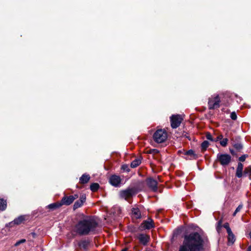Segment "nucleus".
I'll return each instance as SVG.
<instances>
[{
  "label": "nucleus",
  "instance_id": "nucleus-1",
  "mask_svg": "<svg viewBox=\"0 0 251 251\" xmlns=\"http://www.w3.org/2000/svg\"><path fill=\"white\" fill-rule=\"evenodd\" d=\"M208 245L207 237L194 232L184 236L178 251H203Z\"/></svg>",
  "mask_w": 251,
  "mask_h": 251
},
{
  "label": "nucleus",
  "instance_id": "nucleus-2",
  "mask_svg": "<svg viewBox=\"0 0 251 251\" xmlns=\"http://www.w3.org/2000/svg\"><path fill=\"white\" fill-rule=\"evenodd\" d=\"M98 226L95 219L87 217L79 221L75 226L74 231L79 235H86L93 232Z\"/></svg>",
  "mask_w": 251,
  "mask_h": 251
},
{
  "label": "nucleus",
  "instance_id": "nucleus-3",
  "mask_svg": "<svg viewBox=\"0 0 251 251\" xmlns=\"http://www.w3.org/2000/svg\"><path fill=\"white\" fill-rule=\"evenodd\" d=\"M217 159L223 166H227L231 160V156L228 154L218 153Z\"/></svg>",
  "mask_w": 251,
  "mask_h": 251
},
{
  "label": "nucleus",
  "instance_id": "nucleus-4",
  "mask_svg": "<svg viewBox=\"0 0 251 251\" xmlns=\"http://www.w3.org/2000/svg\"><path fill=\"white\" fill-rule=\"evenodd\" d=\"M183 120V118L180 115H173L170 117L171 126L173 128L178 127Z\"/></svg>",
  "mask_w": 251,
  "mask_h": 251
},
{
  "label": "nucleus",
  "instance_id": "nucleus-5",
  "mask_svg": "<svg viewBox=\"0 0 251 251\" xmlns=\"http://www.w3.org/2000/svg\"><path fill=\"white\" fill-rule=\"evenodd\" d=\"M136 194L135 189L133 188H128L126 190L121 191L120 196L121 198L126 200Z\"/></svg>",
  "mask_w": 251,
  "mask_h": 251
},
{
  "label": "nucleus",
  "instance_id": "nucleus-6",
  "mask_svg": "<svg viewBox=\"0 0 251 251\" xmlns=\"http://www.w3.org/2000/svg\"><path fill=\"white\" fill-rule=\"evenodd\" d=\"M220 100L218 96L212 97L208 101V106L210 109H215L219 107Z\"/></svg>",
  "mask_w": 251,
  "mask_h": 251
},
{
  "label": "nucleus",
  "instance_id": "nucleus-7",
  "mask_svg": "<svg viewBox=\"0 0 251 251\" xmlns=\"http://www.w3.org/2000/svg\"><path fill=\"white\" fill-rule=\"evenodd\" d=\"M168 138V133L164 129H158V144L165 143Z\"/></svg>",
  "mask_w": 251,
  "mask_h": 251
},
{
  "label": "nucleus",
  "instance_id": "nucleus-8",
  "mask_svg": "<svg viewBox=\"0 0 251 251\" xmlns=\"http://www.w3.org/2000/svg\"><path fill=\"white\" fill-rule=\"evenodd\" d=\"M78 198V196L77 194L74 195L70 196L69 197H64L61 201L62 205H69L74 201L75 200Z\"/></svg>",
  "mask_w": 251,
  "mask_h": 251
},
{
  "label": "nucleus",
  "instance_id": "nucleus-9",
  "mask_svg": "<svg viewBox=\"0 0 251 251\" xmlns=\"http://www.w3.org/2000/svg\"><path fill=\"white\" fill-rule=\"evenodd\" d=\"M153 226L152 220L151 219H148L142 223L140 228L141 230L147 229H149L152 228Z\"/></svg>",
  "mask_w": 251,
  "mask_h": 251
},
{
  "label": "nucleus",
  "instance_id": "nucleus-10",
  "mask_svg": "<svg viewBox=\"0 0 251 251\" xmlns=\"http://www.w3.org/2000/svg\"><path fill=\"white\" fill-rule=\"evenodd\" d=\"M121 179L120 176L116 175L111 176L109 178L110 183L114 186L117 187L121 183Z\"/></svg>",
  "mask_w": 251,
  "mask_h": 251
},
{
  "label": "nucleus",
  "instance_id": "nucleus-11",
  "mask_svg": "<svg viewBox=\"0 0 251 251\" xmlns=\"http://www.w3.org/2000/svg\"><path fill=\"white\" fill-rule=\"evenodd\" d=\"M148 186L153 191H157V181L151 177L148 178L147 179Z\"/></svg>",
  "mask_w": 251,
  "mask_h": 251
},
{
  "label": "nucleus",
  "instance_id": "nucleus-12",
  "mask_svg": "<svg viewBox=\"0 0 251 251\" xmlns=\"http://www.w3.org/2000/svg\"><path fill=\"white\" fill-rule=\"evenodd\" d=\"M85 196L84 195L81 196L80 199L75 202L74 205V209L75 210L81 207L83 203L85 202Z\"/></svg>",
  "mask_w": 251,
  "mask_h": 251
},
{
  "label": "nucleus",
  "instance_id": "nucleus-13",
  "mask_svg": "<svg viewBox=\"0 0 251 251\" xmlns=\"http://www.w3.org/2000/svg\"><path fill=\"white\" fill-rule=\"evenodd\" d=\"M140 242L143 245H146L149 241V237L144 234H140L138 236Z\"/></svg>",
  "mask_w": 251,
  "mask_h": 251
},
{
  "label": "nucleus",
  "instance_id": "nucleus-14",
  "mask_svg": "<svg viewBox=\"0 0 251 251\" xmlns=\"http://www.w3.org/2000/svg\"><path fill=\"white\" fill-rule=\"evenodd\" d=\"M25 220V216L22 215L15 219L12 222L9 223V225L15 224L20 225Z\"/></svg>",
  "mask_w": 251,
  "mask_h": 251
},
{
  "label": "nucleus",
  "instance_id": "nucleus-15",
  "mask_svg": "<svg viewBox=\"0 0 251 251\" xmlns=\"http://www.w3.org/2000/svg\"><path fill=\"white\" fill-rule=\"evenodd\" d=\"M90 179V176L84 174L79 178V182L81 184H85L87 183L89 181Z\"/></svg>",
  "mask_w": 251,
  "mask_h": 251
},
{
  "label": "nucleus",
  "instance_id": "nucleus-16",
  "mask_svg": "<svg viewBox=\"0 0 251 251\" xmlns=\"http://www.w3.org/2000/svg\"><path fill=\"white\" fill-rule=\"evenodd\" d=\"M132 216L136 218H140L141 216V212L139 209L137 208H133L132 209Z\"/></svg>",
  "mask_w": 251,
  "mask_h": 251
},
{
  "label": "nucleus",
  "instance_id": "nucleus-17",
  "mask_svg": "<svg viewBox=\"0 0 251 251\" xmlns=\"http://www.w3.org/2000/svg\"><path fill=\"white\" fill-rule=\"evenodd\" d=\"M90 245V242L88 240H83L81 241L79 243V246L80 248H82L84 250H86Z\"/></svg>",
  "mask_w": 251,
  "mask_h": 251
},
{
  "label": "nucleus",
  "instance_id": "nucleus-18",
  "mask_svg": "<svg viewBox=\"0 0 251 251\" xmlns=\"http://www.w3.org/2000/svg\"><path fill=\"white\" fill-rule=\"evenodd\" d=\"M141 163V160L140 158L135 159L131 163L130 166L131 168H134L139 166Z\"/></svg>",
  "mask_w": 251,
  "mask_h": 251
},
{
  "label": "nucleus",
  "instance_id": "nucleus-19",
  "mask_svg": "<svg viewBox=\"0 0 251 251\" xmlns=\"http://www.w3.org/2000/svg\"><path fill=\"white\" fill-rule=\"evenodd\" d=\"M227 233L228 242L230 243L231 244H233L235 241V238L234 234H233L232 231H231L230 232H228Z\"/></svg>",
  "mask_w": 251,
  "mask_h": 251
},
{
  "label": "nucleus",
  "instance_id": "nucleus-20",
  "mask_svg": "<svg viewBox=\"0 0 251 251\" xmlns=\"http://www.w3.org/2000/svg\"><path fill=\"white\" fill-rule=\"evenodd\" d=\"M61 206H62V204L61 202H56L48 205V207L50 209H55L60 207Z\"/></svg>",
  "mask_w": 251,
  "mask_h": 251
},
{
  "label": "nucleus",
  "instance_id": "nucleus-21",
  "mask_svg": "<svg viewBox=\"0 0 251 251\" xmlns=\"http://www.w3.org/2000/svg\"><path fill=\"white\" fill-rule=\"evenodd\" d=\"M146 152L147 153H149L150 154V155H151V156L150 155L149 156V158H150L151 157H152V158H155V155L157 154V150L156 149H149L148 150H147L146 151Z\"/></svg>",
  "mask_w": 251,
  "mask_h": 251
},
{
  "label": "nucleus",
  "instance_id": "nucleus-22",
  "mask_svg": "<svg viewBox=\"0 0 251 251\" xmlns=\"http://www.w3.org/2000/svg\"><path fill=\"white\" fill-rule=\"evenodd\" d=\"M6 201L3 199H0V210H4L6 208Z\"/></svg>",
  "mask_w": 251,
  "mask_h": 251
},
{
  "label": "nucleus",
  "instance_id": "nucleus-23",
  "mask_svg": "<svg viewBox=\"0 0 251 251\" xmlns=\"http://www.w3.org/2000/svg\"><path fill=\"white\" fill-rule=\"evenodd\" d=\"M99 185L97 183H93L90 185V189L93 192H95L98 190Z\"/></svg>",
  "mask_w": 251,
  "mask_h": 251
},
{
  "label": "nucleus",
  "instance_id": "nucleus-24",
  "mask_svg": "<svg viewBox=\"0 0 251 251\" xmlns=\"http://www.w3.org/2000/svg\"><path fill=\"white\" fill-rule=\"evenodd\" d=\"M209 142L207 141H203L201 145V149L203 150V151H205L207 148H208V147L209 146Z\"/></svg>",
  "mask_w": 251,
  "mask_h": 251
},
{
  "label": "nucleus",
  "instance_id": "nucleus-25",
  "mask_svg": "<svg viewBox=\"0 0 251 251\" xmlns=\"http://www.w3.org/2000/svg\"><path fill=\"white\" fill-rule=\"evenodd\" d=\"M228 139L227 138H224L220 141V144L223 147H226L227 144Z\"/></svg>",
  "mask_w": 251,
  "mask_h": 251
},
{
  "label": "nucleus",
  "instance_id": "nucleus-26",
  "mask_svg": "<svg viewBox=\"0 0 251 251\" xmlns=\"http://www.w3.org/2000/svg\"><path fill=\"white\" fill-rule=\"evenodd\" d=\"M26 242V240L25 239H22L17 242H16V243L14 244V246L15 247H17L19 246L21 244L24 243Z\"/></svg>",
  "mask_w": 251,
  "mask_h": 251
},
{
  "label": "nucleus",
  "instance_id": "nucleus-27",
  "mask_svg": "<svg viewBox=\"0 0 251 251\" xmlns=\"http://www.w3.org/2000/svg\"><path fill=\"white\" fill-rule=\"evenodd\" d=\"M234 147L238 150H240L243 148V146L240 143H236L234 145Z\"/></svg>",
  "mask_w": 251,
  "mask_h": 251
},
{
  "label": "nucleus",
  "instance_id": "nucleus-28",
  "mask_svg": "<svg viewBox=\"0 0 251 251\" xmlns=\"http://www.w3.org/2000/svg\"><path fill=\"white\" fill-rule=\"evenodd\" d=\"M243 205L242 204H240L236 209L235 212H234L233 215L234 216L236 214V213L239 212L241 209L242 208Z\"/></svg>",
  "mask_w": 251,
  "mask_h": 251
},
{
  "label": "nucleus",
  "instance_id": "nucleus-29",
  "mask_svg": "<svg viewBox=\"0 0 251 251\" xmlns=\"http://www.w3.org/2000/svg\"><path fill=\"white\" fill-rule=\"evenodd\" d=\"M223 226L227 230V232H230L231 230L229 226V224L228 223H225L224 225H223Z\"/></svg>",
  "mask_w": 251,
  "mask_h": 251
},
{
  "label": "nucleus",
  "instance_id": "nucleus-30",
  "mask_svg": "<svg viewBox=\"0 0 251 251\" xmlns=\"http://www.w3.org/2000/svg\"><path fill=\"white\" fill-rule=\"evenodd\" d=\"M230 118L233 120H235L237 119V115L235 112H232L230 114Z\"/></svg>",
  "mask_w": 251,
  "mask_h": 251
},
{
  "label": "nucleus",
  "instance_id": "nucleus-31",
  "mask_svg": "<svg viewBox=\"0 0 251 251\" xmlns=\"http://www.w3.org/2000/svg\"><path fill=\"white\" fill-rule=\"evenodd\" d=\"M185 154L190 155L192 157H194V156H195L194 152L192 150H189V151H187L185 153Z\"/></svg>",
  "mask_w": 251,
  "mask_h": 251
},
{
  "label": "nucleus",
  "instance_id": "nucleus-32",
  "mask_svg": "<svg viewBox=\"0 0 251 251\" xmlns=\"http://www.w3.org/2000/svg\"><path fill=\"white\" fill-rule=\"evenodd\" d=\"M245 174H251V167L247 168L244 171Z\"/></svg>",
  "mask_w": 251,
  "mask_h": 251
},
{
  "label": "nucleus",
  "instance_id": "nucleus-33",
  "mask_svg": "<svg viewBox=\"0 0 251 251\" xmlns=\"http://www.w3.org/2000/svg\"><path fill=\"white\" fill-rule=\"evenodd\" d=\"M236 175L238 177H241L242 176V171L241 170H236Z\"/></svg>",
  "mask_w": 251,
  "mask_h": 251
},
{
  "label": "nucleus",
  "instance_id": "nucleus-34",
  "mask_svg": "<svg viewBox=\"0 0 251 251\" xmlns=\"http://www.w3.org/2000/svg\"><path fill=\"white\" fill-rule=\"evenodd\" d=\"M243 165L241 163H239L238 164L237 170L243 171Z\"/></svg>",
  "mask_w": 251,
  "mask_h": 251
},
{
  "label": "nucleus",
  "instance_id": "nucleus-35",
  "mask_svg": "<svg viewBox=\"0 0 251 251\" xmlns=\"http://www.w3.org/2000/svg\"><path fill=\"white\" fill-rule=\"evenodd\" d=\"M246 157H247V156L246 155H243L239 157V160L240 161L243 162L245 160Z\"/></svg>",
  "mask_w": 251,
  "mask_h": 251
},
{
  "label": "nucleus",
  "instance_id": "nucleus-36",
  "mask_svg": "<svg viewBox=\"0 0 251 251\" xmlns=\"http://www.w3.org/2000/svg\"><path fill=\"white\" fill-rule=\"evenodd\" d=\"M206 138L208 140H211V141H213V138L212 137V135L210 133H207L206 135Z\"/></svg>",
  "mask_w": 251,
  "mask_h": 251
},
{
  "label": "nucleus",
  "instance_id": "nucleus-37",
  "mask_svg": "<svg viewBox=\"0 0 251 251\" xmlns=\"http://www.w3.org/2000/svg\"><path fill=\"white\" fill-rule=\"evenodd\" d=\"M153 138L154 141L155 142H157V131L154 132V133L153 135Z\"/></svg>",
  "mask_w": 251,
  "mask_h": 251
},
{
  "label": "nucleus",
  "instance_id": "nucleus-38",
  "mask_svg": "<svg viewBox=\"0 0 251 251\" xmlns=\"http://www.w3.org/2000/svg\"><path fill=\"white\" fill-rule=\"evenodd\" d=\"M222 222L220 221L218 222V226H217V230L219 231L221 227Z\"/></svg>",
  "mask_w": 251,
  "mask_h": 251
},
{
  "label": "nucleus",
  "instance_id": "nucleus-39",
  "mask_svg": "<svg viewBox=\"0 0 251 251\" xmlns=\"http://www.w3.org/2000/svg\"><path fill=\"white\" fill-rule=\"evenodd\" d=\"M122 169L124 170H126V171H128V167L126 165H123L122 166Z\"/></svg>",
  "mask_w": 251,
  "mask_h": 251
},
{
  "label": "nucleus",
  "instance_id": "nucleus-40",
  "mask_svg": "<svg viewBox=\"0 0 251 251\" xmlns=\"http://www.w3.org/2000/svg\"><path fill=\"white\" fill-rule=\"evenodd\" d=\"M223 136L222 135H220L217 137L216 141L221 140Z\"/></svg>",
  "mask_w": 251,
  "mask_h": 251
},
{
  "label": "nucleus",
  "instance_id": "nucleus-41",
  "mask_svg": "<svg viewBox=\"0 0 251 251\" xmlns=\"http://www.w3.org/2000/svg\"><path fill=\"white\" fill-rule=\"evenodd\" d=\"M15 224H12V225H9V223L8 224H7L6 225V227H12L14 225H15Z\"/></svg>",
  "mask_w": 251,
  "mask_h": 251
},
{
  "label": "nucleus",
  "instance_id": "nucleus-42",
  "mask_svg": "<svg viewBox=\"0 0 251 251\" xmlns=\"http://www.w3.org/2000/svg\"><path fill=\"white\" fill-rule=\"evenodd\" d=\"M248 251H251V246L249 247Z\"/></svg>",
  "mask_w": 251,
  "mask_h": 251
},
{
  "label": "nucleus",
  "instance_id": "nucleus-43",
  "mask_svg": "<svg viewBox=\"0 0 251 251\" xmlns=\"http://www.w3.org/2000/svg\"><path fill=\"white\" fill-rule=\"evenodd\" d=\"M127 249L126 248H125L122 250V251H127Z\"/></svg>",
  "mask_w": 251,
  "mask_h": 251
},
{
  "label": "nucleus",
  "instance_id": "nucleus-44",
  "mask_svg": "<svg viewBox=\"0 0 251 251\" xmlns=\"http://www.w3.org/2000/svg\"><path fill=\"white\" fill-rule=\"evenodd\" d=\"M250 237L251 238V232L250 233Z\"/></svg>",
  "mask_w": 251,
  "mask_h": 251
}]
</instances>
